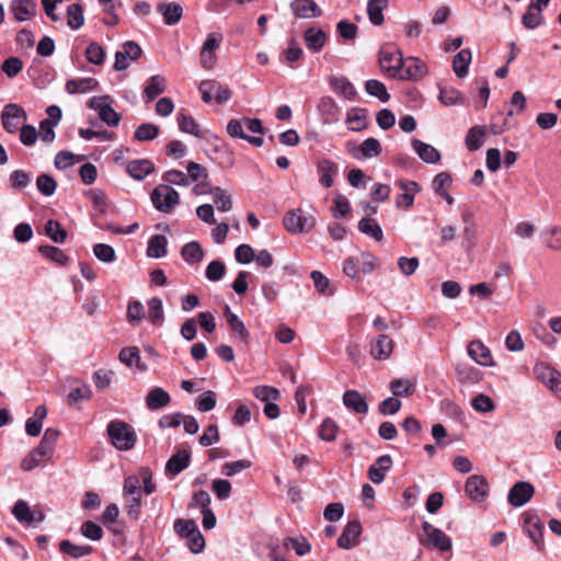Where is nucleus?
Wrapping results in <instances>:
<instances>
[{
	"mask_svg": "<svg viewBox=\"0 0 561 561\" xmlns=\"http://www.w3.org/2000/svg\"><path fill=\"white\" fill-rule=\"evenodd\" d=\"M107 433L112 444L121 450H129L136 443V434L125 422L112 421L107 425Z\"/></svg>",
	"mask_w": 561,
	"mask_h": 561,
	"instance_id": "obj_1",
	"label": "nucleus"
},
{
	"mask_svg": "<svg viewBox=\"0 0 561 561\" xmlns=\"http://www.w3.org/2000/svg\"><path fill=\"white\" fill-rule=\"evenodd\" d=\"M151 202L156 209L168 214L179 205L180 196L172 186L160 184L152 191Z\"/></svg>",
	"mask_w": 561,
	"mask_h": 561,
	"instance_id": "obj_2",
	"label": "nucleus"
},
{
	"mask_svg": "<svg viewBox=\"0 0 561 561\" xmlns=\"http://www.w3.org/2000/svg\"><path fill=\"white\" fill-rule=\"evenodd\" d=\"M422 529L424 537L420 538V542L423 546L432 547L442 552H446L451 549V539L443 530L428 522H423Z\"/></svg>",
	"mask_w": 561,
	"mask_h": 561,
	"instance_id": "obj_3",
	"label": "nucleus"
},
{
	"mask_svg": "<svg viewBox=\"0 0 561 561\" xmlns=\"http://www.w3.org/2000/svg\"><path fill=\"white\" fill-rule=\"evenodd\" d=\"M403 57L400 50L393 46H382L379 51V64L383 72L391 78H399V73L403 66Z\"/></svg>",
	"mask_w": 561,
	"mask_h": 561,
	"instance_id": "obj_4",
	"label": "nucleus"
},
{
	"mask_svg": "<svg viewBox=\"0 0 561 561\" xmlns=\"http://www.w3.org/2000/svg\"><path fill=\"white\" fill-rule=\"evenodd\" d=\"M26 119L25 110L16 103H9L2 110L1 124L9 134H15Z\"/></svg>",
	"mask_w": 561,
	"mask_h": 561,
	"instance_id": "obj_5",
	"label": "nucleus"
},
{
	"mask_svg": "<svg viewBox=\"0 0 561 561\" xmlns=\"http://www.w3.org/2000/svg\"><path fill=\"white\" fill-rule=\"evenodd\" d=\"M283 222L288 232L305 233L313 229L316 218L311 215H302L301 209H294L286 213Z\"/></svg>",
	"mask_w": 561,
	"mask_h": 561,
	"instance_id": "obj_6",
	"label": "nucleus"
},
{
	"mask_svg": "<svg viewBox=\"0 0 561 561\" xmlns=\"http://www.w3.org/2000/svg\"><path fill=\"white\" fill-rule=\"evenodd\" d=\"M224 37L219 33L208 34L204 42L201 53L199 61L201 66L206 70H211L217 64V49L219 48Z\"/></svg>",
	"mask_w": 561,
	"mask_h": 561,
	"instance_id": "obj_7",
	"label": "nucleus"
},
{
	"mask_svg": "<svg viewBox=\"0 0 561 561\" xmlns=\"http://www.w3.org/2000/svg\"><path fill=\"white\" fill-rule=\"evenodd\" d=\"M465 492L473 502H482L489 495V483L485 477L470 476L465 483Z\"/></svg>",
	"mask_w": 561,
	"mask_h": 561,
	"instance_id": "obj_8",
	"label": "nucleus"
},
{
	"mask_svg": "<svg viewBox=\"0 0 561 561\" xmlns=\"http://www.w3.org/2000/svg\"><path fill=\"white\" fill-rule=\"evenodd\" d=\"M141 53L142 50L136 42L128 41L124 43L122 50H118L115 54L114 69L117 71L127 69L129 67V61L137 60Z\"/></svg>",
	"mask_w": 561,
	"mask_h": 561,
	"instance_id": "obj_9",
	"label": "nucleus"
},
{
	"mask_svg": "<svg viewBox=\"0 0 561 561\" xmlns=\"http://www.w3.org/2000/svg\"><path fill=\"white\" fill-rule=\"evenodd\" d=\"M534 494L535 488L531 483L519 481L511 488L507 501L512 506L520 507L528 503Z\"/></svg>",
	"mask_w": 561,
	"mask_h": 561,
	"instance_id": "obj_10",
	"label": "nucleus"
},
{
	"mask_svg": "<svg viewBox=\"0 0 561 561\" xmlns=\"http://www.w3.org/2000/svg\"><path fill=\"white\" fill-rule=\"evenodd\" d=\"M427 73V67L425 62H423L417 57H409L403 61V66L399 73L400 80H420L424 78Z\"/></svg>",
	"mask_w": 561,
	"mask_h": 561,
	"instance_id": "obj_11",
	"label": "nucleus"
},
{
	"mask_svg": "<svg viewBox=\"0 0 561 561\" xmlns=\"http://www.w3.org/2000/svg\"><path fill=\"white\" fill-rule=\"evenodd\" d=\"M524 529L529 538L537 546L538 550L543 549V524L535 514L526 513L524 517Z\"/></svg>",
	"mask_w": 561,
	"mask_h": 561,
	"instance_id": "obj_12",
	"label": "nucleus"
},
{
	"mask_svg": "<svg viewBox=\"0 0 561 561\" xmlns=\"http://www.w3.org/2000/svg\"><path fill=\"white\" fill-rule=\"evenodd\" d=\"M290 9L298 19H312L322 15V10L314 0H294L290 3Z\"/></svg>",
	"mask_w": 561,
	"mask_h": 561,
	"instance_id": "obj_13",
	"label": "nucleus"
},
{
	"mask_svg": "<svg viewBox=\"0 0 561 561\" xmlns=\"http://www.w3.org/2000/svg\"><path fill=\"white\" fill-rule=\"evenodd\" d=\"M393 348V340L389 335L379 334L371 343L369 353L377 360H386L391 356Z\"/></svg>",
	"mask_w": 561,
	"mask_h": 561,
	"instance_id": "obj_14",
	"label": "nucleus"
},
{
	"mask_svg": "<svg viewBox=\"0 0 561 561\" xmlns=\"http://www.w3.org/2000/svg\"><path fill=\"white\" fill-rule=\"evenodd\" d=\"M37 4L34 0H11L10 11L18 22H24L35 16Z\"/></svg>",
	"mask_w": 561,
	"mask_h": 561,
	"instance_id": "obj_15",
	"label": "nucleus"
},
{
	"mask_svg": "<svg viewBox=\"0 0 561 561\" xmlns=\"http://www.w3.org/2000/svg\"><path fill=\"white\" fill-rule=\"evenodd\" d=\"M317 172L319 183L323 187L330 188L334 183V176L339 173V167L334 161L323 158L317 162Z\"/></svg>",
	"mask_w": 561,
	"mask_h": 561,
	"instance_id": "obj_16",
	"label": "nucleus"
},
{
	"mask_svg": "<svg viewBox=\"0 0 561 561\" xmlns=\"http://www.w3.org/2000/svg\"><path fill=\"white\" fill-rule=\"evenodd\" d=\"M51 455L53 451H50L42 444H38V446L34 448L32 451H30L27 456L22 460L21 468L25 471L33 470L41 463L48 460L51 457Z\"/></svg>",
	"mask_w": 561,
	"mask_h": 561,
	"instance_id": "obj_17",
	"label": "nucleus"
},
{
	"mask_svg": "<svg viewBox=\"0 0 561 561\" xmlns=\"http://www.w3.org/2000/svg\"><path fill=\"white\" fill-rule=\"evenodd\" d=\"M362 533V525L358 520H352L344 527L337 539V546L342 549H351L357 545V538Z\"/></svg>",
	"mask_w": 561,
	"mask_h": 561,
	"instance_id": "obj_18",
	"label": "nucleus"
},
{
	"mask_svg": "<svg viewBox=\"0 0 561 561\" xmlns=\"http://www.w3.org/2000/svg\"><path fill=\"white\" fill-rule=\"evenodd\" d=\"M348 151L356 159H369L378 157L381 153V145L378 139L369 137L365 139L359 146L354 147V149H348Z\"/></svg>",
	"mask_w": 561,
	"mask_h": 561,
	"instance_id": "obj_19",
	"label": "nucleus"
},
{
	"mask_svg": "<svg viewBox=\"0 0 561 561\" xmlns=\"http://www.w3.org/2000/svg\"><path fill=\"white\" fill-rule=\"evenodd\" d=\"M225 316L233 335L239 339L244 345H249L250 333L245 328L244 323L239 319V317L231 312L230 307L226 306Z\"/></svg>",
	"mask_w": 561,
	"mask_h": 561,
	"instance_id": "obj_20",
	"label": "nucleus"
},
{
	"mask_svg": "<svg viewBox=\"0 0 561 561\" xmlns=\"http://www.w3.org/2000/svg\"><path fill=\"white\" fill-rule=\"evenodd\" d=\"M328 36L324 31L309 27L304 32V41L309 50L319 53L325 45Z\"/></svg>",
	"mask_w": 561,
	"mask_h": 561,
	"instance_id": "obj_21",
	"label": "nucleus"
},
{
	"mask_svg": "<svg viewBox=\"0 0 561 561\" xmlns=\"http://www.w3.org/2000/svg\"><path fill=\"white\" fill-rule=\"evenodd\" d=\"M469 356L481 366H492L490 350L480 341H472L468 345Z\"/></svg>",
	"mask_w": 561,
	"mask_h": 561,
	"instance_id": "obj_22",
	"label": "nucleus"
},
{
	"mask_svg": "<svg viewBox=\"0 0 561 561\" xmlns=\"http://www.w3.org/2000/svg\"><path fill=\"white\" fill-rule=\"evenodd\" d=\"M318 110L323 116V122L331 124L339 121L340 107L331 96H322L318 103Z\"/></svg>",
	"mask_w": 561,
	"mask_h": 561,
	"instance_id": "obj_23",
	"label": "nucleus"
},
{
	"mask_svg": "<svg viewBox=\"0 0 561 561\" xmlns=\"http://www.w3.org/2000/svg\"><path fill=\"white\" fill-rule=\"evenodd\" d=\"M170 401V394L160 387H154L146 396V405L151 411L160 410L167 407Z\"/></svg>",
	"mask_w": 561,
	"mask_h": 561,
	"instance_id": "obj_24",
	"label": "nucleus"
},
{
	"mask_svg": "<svg viewBox=\"0 0 561 561\" xmlns=\"http://www.w3.org/2000/svg\"><path fill=\"white\" fill-rule=\"evenodd\" d=\"M344 405L357 414H366L368 404L365 398L356 390H347L343 394Z\"/></svg>",
	"mask_w": 561,
	"mask_h": 561,
	"instance_id": "obj_25",
	"label": "nucleus"
},
{
	"mask_svg": "<svg viewBox=\"0 0 561 561\" xmlns=\"http://www.w3.org/2000/svg\"><path fill=\"white\" fill-rule=\"evenodd\" d=\"M330 85L332 90L345 100L352 101L356 95V90L352 82L345 77H330Z\"/></svg>",
	"mask_w": 561,
	"mask_h": 561,
	"instance_id": "obj_26",
	"label": "nucleus"
},
{
	"mask_svg": "<svg viewBox=\"0 0 561 561\" xmlns=\"http://www.w3.org/2000/svg\"><path fill=\"white\" fill-rule=\"evenodd\" d=\"M190 453L184 449L179 450L167 461L165 470L172 476H178L190 466Z\"/></svg>",
	"mask_w": 561,
	"mask_h": 561,
	"instance_id": "obj_27",
	"label": "nucleus"
},
{
	"mask_svg": "<svg viewBox=\"0 0 561 561\" xmlns=\"http://www.w3.org/2000/svg\"><path fill=\"white\" fill-rule=\"evenodd\" d=\"M392 459L389 455L377 458L376 463L368 469V477L374 483H381L385 480V472L391 468Z\"/></svg>",
	"mask_w": 561,
	"mask_h": 561,
	"instance_id": "obj_28",
	"label": "nucleus"
},
{
	"mask_svg": "<svg viewBox=\"0 0 561 561\" xmlns=\"http://www.w3.org/2000/svg\"><path fill=\"white\" fill-rule=\"evenodd\" d=\"M59 550L61 553L67 554L72 559L90 556L94 551L93 547L90 545H77L67 539L59 542Z\"/></svg>",
	"mask_w": 561,
	"mask_h": 561,
	"instance_id": "obj_29",
	"label": "nucleus"
},
{
	"mask_svg": "<svg viewBox=\"0 0 561 561\" xmlns=\"http://www.w3.org/2000/svg\"><path fill=\"white\" fill-rule=\"evenodd\" d=\"M412 147L416 151L420 159L426 163H436L440 159L439 151L433 146L423 142L422 140L414 139L412 141Z\"/></svg>",
	"mask_w": 561,
	"mask_h": 561,
	"instance_id": "obj_30",
	"label": "nucleus"
},
{
	"mask_svg": "<svg viewBox=\"0 0 561 561\" xmlns=\"http://www.w3.org/2000/svg\"><path fill=\"white\" fill-rule=\"evenodd\" d=\"M167 88V80L161 75H154L150 77L148 83L144 90V98L146 102H150L156 99L158 95L163 93Z\"/></svg>",
	"mask_w": 561,
	"mask_h": 561,
	"instance_id": "obj_31",
	"label": "nucleus"
},
{
	"mask_svg": "<svg viewBox=\"0 0 561 561\" xmlns=\"http://www.w3.org/2000/svg\"><path fill=\"white\" fill-rule=\"evenodd\" d=\"M367 111L354 107L346 114L345 123L352 131H360L366 128Z\"/></svg>",
	"mask_w": 561,
	"mask_h": 561,
	"instance_id": "obj_32",
	"label": "nucleus"
},
{
	"mask_svg": "<svg viewBox=\"0 0 561 561\" xmlns=\"http://www.w3.org/2000/svg\"><path fill=\"white\" fill-rule=\"evenodd\" d=\"M128 174L136 180H144L153 170V164L149 160H133L127 164Z\"/></svg>",
	"mask_w": 561,
	"mask_h": 561,
	"instance_id": "obj_33",
	"label": "nucleus"
},
{
	"mask_svg": "<svg viewBox=\"0 0 561 561\" xmlns=\"http://www.w3.org/2000/svg\"><path fill=\"white\" fill-rule=\"evenodd\" d=\"M158 11L163 15V21L167 25L176 24L183 14L182 7L175 2L161 3L158 5Z\"/></svg>",
	"mask_w": 561,
	"mask_h": 561,
	"instance_id": "obj_34",
	"label": "nucleus"
},
{
	"mask_svg": "<svg viewBox=\"0 0 561 561\" xmlns=\"http://www.w3.org/2000/svg\"><path fill=\"white\" fill-rule=\"evenodd\" d=\"M98 87L94 78L70 79L66 82V91L70 94L87 93Z\"/></svg>",
	"mask_w": 561,
	"mask_h": 561,
	"instance_id": "obj_35",
	"label": "nucleus"
},
{
	"mask_svg": "<svg viewBox=\"0 0 561 561\" xmlns=\"http://www.w3.org/2000/svg\"><path fill=\"white\" fill-rule=\"evenodd\" d=\"M387 5L388 0H368L367 14L371 24L379 26L383 23L385 18L382 12Z\"/></svg>",
	"mask_w": 561,
	"mask_h": 561,
	"instance_id": "obj_36",
	"label": "nucleus"
},
{
	"mask_svg": "<svg viewBox=\"0 0 561 561\" xmlns=\"http://www.w3.org/2000/svg\"><path fill=\"white\" fill-rule=\"evenodd\" d=\"M458 379L462 383L474 385L482 380L483 373L473 366L458 365L456 368Z\"/></svg>",
	"mask_w": 561,
	"mask_h": 561,
	"instance_id": "obj_37",
	"label": "nucleus"
},
{
	"mask_svg": "<svg viewBox=\"0 0 561 561\" xmlns=\"http://www.w3.org/2000/svg\"><path fill=\"white\" fill-rule=\"evenodd\" d=\"M118 358L128 367L136 365L140 370L146 369V365L140 359V352L136 346L122 348Z\"/></svg>",
	"mask_w": 561,
	"mask_h": 561,
	"instance_id": "obj_38",
	"label": "nucleus"
},
{
	"mask_svg": "<svg viewBox=\"0 0 561 561\" xmlns=\"http://www.w3.org/2000/svg\"><path fill=\"white\" fill-rule=\"evenodd\" d=\"M168 240L162 234H156L150 238L147 248V255L149 257L159 259L167 254Z\"/></svg>",
	"mask_w": 561,
	"mask_h": 561,
	"instance_id": "obj_39",
	"label": "nucleus"
},
{
	"mask_svg": "<svg viewBox=\"0 0 561 561\" xmlns=\"http://www.w3.org/2000/svg\"><path fill=\"white\" fill-rule=\"evenodd\" d=\"M45 234L55 243H64L67 239V231L57 220L49 219L44 227Z\"/></svg>",
	"mask_w": 561,
	"mask_h": 561,
	"instance_id": "obj_40",
	"label": "nucleus"
},
{
	"mask_svg": "<svg viewBox=\"0 0 561 561\" xmlns=\"http://www.w3.org/2000/svg\"><path fill=\"white\" fill-rule=\"evenodd\" d=\"M470 61L471 51L469 49H462L454 57L453 69L457 77L463 78L467 76Z\"/></svg>",
	"mask_w": 561,
	"mask_h": 561,
	"instance_id": "obj_41",
	"label": "nucleus"
},
{
	"mask_svg": "<svg viewBox=\"0 0 561 561\" xmlns=\"http://www.w3.org/2000/svg\"><path fill=\"white\" fill-rule=\"evenodd\" d=\"M183 260L188 264H195L203 260L204 252L198 242L186 243L181 251Z\"/></svg>",
	"mask_w": 561,
	"mask_h": 561,
	"instance_id": "obj_42",
	"label": "nucleus"
},
{
	"mask_svg": "<svg viewBox=\"0 0 561 561\" xmlns=\"http://www.w3.org/2000/svg\"><path fill=\"white\" fill-rule=\"evenodd\" d=\"M38 252L43 256L49 259L50 261H53L61 266L67 265L69 262V257L66 255V253L61 249L54 247V245H48V244L41 245L38 248Z\"/></svg>",
	"mask_w": 561,
	"mask_h": 561,
	"instance_id": "obj_43",
	"label": "nucleus"
},
{
	"mask_svg": "<svg viewBox=\"0 0 561 561\" xmlns=\"http://www.w3.org/2000/svg\"><path fill=\"white\" fill-rule=\"evenodd\" d=\"M438 100L446 106L459 105L463 103L461 93L453 87H439Z\"/></svg>",
	"mask_w": 561,
	"mask_h": 561,
	"instance_id": "obj_44",
	"label": "nucleus"
},
{
	"mask_svg": "<svg viewBox=\"0 0 561 561\" xmlns=\"http://www.w3.org/2000/svg\"><path fill=\"white\" fill-rule=\"evenodd\" d=\"M484 137L485 128L483 126L471 127L466 136V146L468 150H478L482 146Z\"/></svg>",
	"mask_w": 561,
	"mask_h": 561,
	"instance_id": "obj_45",
	"label": "nucleus"
},
{
	"mask_svg": "<svg viewBox=\"0 0 561 561\" xmlns=\"http://www.w3.org/2000/svg\"><path fill=\"white\" fill-rule=\"evenodd\" d=\"M84 23L83 8L79 3L70 4L67 9V24L71 30H79Z\"/></svg>",
	"mask_w": 561,
	"mask_h": 561,
	"instance_id": "obj_46",
	"label": "nucleus"
},
{
	"mask_svg": "<svg viewBox=\"0 0 561 561\" xmlns=\"http://www.w3.org/2000/svg\"><path fill=\"white\" fill-rule=\"evenodd\" d=\"M358 230L362 233L370 236L376 241H380L382 239V230L381 227L374 218H363L358 222Z\"/></svg>",
	"mask_w": 561,
	"mask_h": 561,
	"instance_id": "obj_47",
	"label": "nucleus"
},
{
	"mask_svg": "<svg viewBox=\"0 0 561 561\" xmlns=\"http://www.w3.org/2000/svg\"><path fill=\"white\" fill-rule=\"evenodd\" d=\"M176 119L181 131L192 134L196 137H203L199 125L192 116H186L184 113H179Z\"/></svg>",
	"mask_w": 561,
	"mask_h": 561,
	"instance_id": "obj_48",
	"label": "nucleus"
},
{
	"mask_svg": "<svg viewBox=\"0 0 561 561\" xmlns=\"http://www.w3.org/2000/svg\"><path fill=\"white\" fill-rule=\"evenodd\" d=\"M389 387L397 397L411 396L415 390V383L410 379H393Z\"/></svg>",
	"mask_w": 561,
	"mask_h": 561,
	"instance_id": "obj_49",
	"label": "nucleus"
},
{
	"mask_svg": "<svg viewBox=\"0 0 561 561\" xmlns=\"http://www.w3.org/2000/svg\"><path fill=\"white\" fill-rule=\"evenodd\" d=\"M365 90L369 95L378 98L381 102H387L390 99L386 85L379 80H368L365 84Z\"/></svg>",
	"mask_w": 561,
	"mask_h": 561,
	"instance_id": "obj_50",
	"label": "nucleus"
},
{
	"mask_svg": "<svg viewBox=\"0 0 561 561\" xmlns=\"http://www.w3.org/2000/svg\"><path fill=\"white\" fill-rule=\"evenodd\" d=\"M159 135V127L150 124L145 123L139 125L134 134V137L138 141H149L153 140Z\"/></svg>",
	"mask_w": 561,
	"mask_h": 561,
	"instance_id": "obj_51",
	"label": "nucleus"
},
{
	"mask_svg": "<svg viewBox=\"0 0 561 561\" xmlns=\"http://www.w3.org/2000/svg\"><path fill=\"white\" fill-rule=\"evenodd\" d=\"M214 196V203L216 207L220 211H229L232 208V199L231 196L221 187H214L211 191Z\"/></svg>",
	"mask_w": 561,
	"mask_h": 561,
	"instance_id": "obj_52",
	"label": "nucleus"
},
{
	"mask_svg": "<svg viewBox=\"0 0 561 561\" xmlns=\"http://www.w3.org/2000/svg\"><path fill=\"white\" fill-rule=\"evenodd\" d=\"M12 514L22 524L31 525L32 510L24 500H19L12 507Z\"/></svg>",
	"mask_w": 561,
	"mask_h": 561,
	"instance_id": "obj_53",
	"label": "nucleus"
},
{
	"mask_svg": "<svg viewBox=\"0 0 561 561\" xmlns=\"http://www.w3.org/2000/svg\"><path fill=\"white\" fill-rule=\"evenodd\" d=\"M253 396L265 403L276 401L279 398V391L270 386H256L253 389Z\"/></svg>",
	"mask_w": 561,
	"mask_h": 561,
	"instance_id": "obj_54",
	"label": "nucleus"
},
{
	"mask_svg": "<svg viewBox=\"0 0 561 561\" xmlns=\"http://www.w3.org/2000/svg\"><path fill=\"white\" fill-rule=\"evenodd\" d=\"M80 533L82 536L93 541H99L103 537L102 527L92 520L84 522L80 527Z\"/></svg>",
	"mask_w": 561,
	"mask_h": 561,
	"instance_id": "obj_55",
	"label": "nucleus"
},
{
	"mask_svg": "<svg viewBox=\"0 0 561 561\" xmlns=\"http://www.w3.org/2000/svg\"><path fill=\"white\" fill-rule=\"evenodd\" d=\"M37 190L45 196H51L57 187L55 179L48 174H41L36 180Z\"/></svg>",
	"mask_w": 561,
	"mask_h": 561,
	"instance_id": "obj_56",
	"label": "nucleus"
},
{
	"mask_svg": "<svg viewBox=\"0 0 561 561\" xmlns=\"http://www.w3.org/2000/svg\"><path fill=\"white\" fill-rule=\"evenodd\" d=\"M522 23L528 30L538 27L542 23L541 11L528 7L522 18Z\"/></svg>",
	"mask_w": 561,
	"mask_h": 561,
	"instance_id": "obj_57",
	"label": "nucleus"
},
{
	"mask_svg": "<svg viewBox=\"0 0 561 561\" xmlns=\"http://www.w3.org/2000/svg\"><path fill=\"white\" fill-rule=\"evenodd\" d=\"M85 56L89 62L99 66L104 62L105 51L101 45L93 42L87 47Z\"/></svg>",
	"mask_w": 561,
	"mask_h": 561,
	"instance_id": "obj_58",
	"label": "nucleus"
},
{
	"mask_svg": "<svg viewBox=\"0 0 561 561\" xmlns=\"http://www.w3.org/2000/svg\"><path fill=\"white\" fill-rule=\"evenodd\" d=\"M93 253L98 260L104 263H112L115 261V250L113 247L105 243H96L93 247Z\"/></svg>",
	"mask_w": 561,
	"mask_h": 561,
	"instance_id": "obj_59",
	"label": "nucleus"
},
{
	"mask_svg": "<svg viewBox=\"0 0 561 561\" xmlns=\"http://www.w3.org/2000/svg\"><path fill=\"white\" fill-rule=\"evenodd\" d=\"M148 308H149V320L153 324L161 323L163 320V308H162V300L158 297H153L148 301Z\"/></svg>",
	"mask_w": 561,
	"mask_h": 561,
	"instance_id": "obj_60",
	"label": "nucleus"
},
{
	"mask_svg": "<svg viewBox=\"0 0 561 561\" xmlns=\"http://www.w3.org/2000/svg\"><path fill=\"white\" fill-rule=\"evenodd\" d=\"M251 466L252 462L250 460L240 459L237 461L226 462L221 468V472L227 477H232L242 470L249 469Z\"/></svg>",
	"mask_w": 561,
	"mask_h": 561,
	"instance_id": "obj_61",
	"label": "nucleus"
},
{
	"mask_svg": "<svg viewBox=\"0 0 561 561\" xmlns=\"http://www.w3.org/2000/svg\"><path fill=\"white\" fill-rule=\"evenodd\" d=\"M471 404L476 411L482 412V413L491 412L495 409V404H494L493 400L489 396L483 394V393L476 396L472 399Z\"/></svg>",
	"mask_w": 561,
	"mask_h": 561,
	"instance_id": "obj_62",
	"label": "nucleus"
},
{
	"mask_svg": "<svg viewBox=\"0 0 561 561\" xmlns=\"http://www.w3.org/2000/svg\"><path fill=\"white\" fill-rule=\"evenodd\" d=\"M337 433V425L331 419H325L319 430V436L325 442H332L335 439Z\"/></svg>",
	"mask_w": 561,
	"mask_h": 561,
	"instance_id": "obj_63",
	"label": "nucleus"
},
{
	"mask_svg": "<svg viewBox=\"0 0 561 561\" xmlns=\"http://www.w3.org/2000/svg\"><path fill=\"white\" fill-rule=\"evenodd\" d=\"M23 62L19 57H10L2 62L1 70L9 77L13 78L22 71Z\"/></svg>",
	"mask_w": 561,
	"mask_h": 561,
	"instance_id": "obj_64",
	"label": "nucleus"
}]
</instances>
